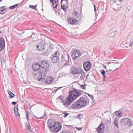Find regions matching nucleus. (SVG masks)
I'll list each match as a JSON object with an SVG mask.
<instances>
[{
  "label": "nucleus",
  "instance_id": "1",
  "mask_svg": "<svg viewBox=\"0 0 133 133\" xmlns=\"http://www.w3.org/2000/svg\"><path fill=\"white\" fill-rule=\"evenodd\" d=\"M89 98L87 97H81L76 102L72 104L71 107L72 109L81 108L85 106L87 102H89Z\"/></svg>",
  "mask_w": 133,
  "mask_h": 133
},
{
  "label": "nucleus",
  "instance_id": "2",
  "mask_svg": "<svg viewBox=\"0 0 133 133\" xmlns=\"http://www.w3.org/2000/svg\"><path fill=\"white\" fill-rule=\"evenodd\" d=\"M38 66H39V64L38 65V63H37L35 65H34L32 66V69L34 70L32 72L33 78L37 81L43 74V72L37 67Z\"/></svg>",
  "mask_w": 133,
  "mask_h": 133
},
{
  "label": "nucleus",
  "instance_id": "3",
  "mask_svg": "<svg viewBox=\"0 0 133 133\" xmlns=\"http://www.w3.org/2000/svg\"><path fill=\"white\" fill-rule=\"evenodd\" d=\"M84 92L82 90L75 89L70 91L69 94L72 97V98L75 100L76 98L82 95Z\"/></svg>",
  "mask_w": 133,
  "mask_h": 133
},
{
  "label": "nucleus",
  "instance_id": "4",
  "mask_svg": "<svg viewBox=\"0 0 133 133\" xmlns=\"http://www.w3.org/2000/svg\"><path fill=\"white\" fill-rule=\"evenodd\" d=\"M65 102L64 101H62L64 105L66 107L70 105L71 103L75 100L72 98V97L69 94L68 96L65 99Z\"/></svg>",
  "mask_w": 133,
  "mask_h": 133
},
{
  "label": "nucleus",
  "instance_id": "5",
  "mask_svg": "<svg viewBox=\"0 0 133 133\" xmlns=\"http://www.w3.org/2000/svg\"><path fill=\"white\" fill-rule=\"evenodd\" d=\"M81 55L80 50L77 49L73 50L71 53V56L75 61L79 58Z\"/></svg>",
  "mask_w": 133,
  "mask_h": 133
},
{
  "label": "nucleus",
  "instance_id": "6",
  "mask_svg": "<svg viewBox=\"0 0 133 133\" xmlns=\"http://www.w3.org/2000/svg\"><path fill=\"white\" fill-rule=\"evenodd\" d=\"M62 126L61 123L59 122H56V124L52 128L51 132L55 133L59 131L61 129Z\"/></svg>",
  "mask_w": 133,
  "mask_h": 133
},
{
  "label": "nucleus",
  "instance_id": "7",
  "mask_svg": "<svg viewBox=\"0 0 133 133\" xmlns=\"http://www.w3.org/2000/svg\"><path fill=\"white\" fill-rule=\"evenodd\" d=\"M120 123L122 125L126 124L129 127H131L132 125L131 120L128 118H124L122 119L120 121Z\"/></svg>",
  "mask_w": 133,
  "mask_h": 133
},
{
  "label": "nucleus",
  "instance_id": "8",
  "mask_svg": "<svg viewBox=\"0 0 133 133\" xmlns=\"http://www.w3.org/2000/svg\"><path fill=\"white\" fill-rule=\"evenodd\" d=\"M47 44V42L45 40L42 41L36 45L37 50L40 51L43 50L45 48L44 46Z\"/></svg>",
  "mask_w": 133,
  "mask_h": 133
},
{
  "label": "nucleus",
  "instance_id": "9",
  "mask_svg": "<svg viewBox=\"0 0 133 133\" xmlns=\"http://www.w3.org/2000/svg\"><path fill=\"white\" fill-rule=\"evenodd\" d=\"M70 71L73 75L81 73L82 69L79 67H77L76 68L72 67L70 68Z\"/></svg>",
  "mask_w": 133,
  "mask_h": 133
},
{
  "label": "nucleus",
  "instance_id": "10",
  "mask_svg": "<svg viewBox=\"0 0 133 133\" xmlns=\"http://www.w3.org/2000/svg\"><path fill=\"white\" fill-rule=\"evenodd\" d=\"M56 124L54 120L52 119H49L47 122V125L49 130L50 131L52 130V128Z\"/></svg>",
  "mask_w": 133,
  "mask_h": 133
},
{
  "label": "nucleus",
  "instance_id": "11",
  "mask_svg": "<svg viewBox=\"0 0 133 133\" xmlns=\"http://www.w3.org/2000/svg\"><path fill=\"white\" fill-rule=\"evenodd\" d=\"M41 67L43 69V72L45 71V72H46L49 70V65L45 61H43L41 64Z\"/></svg>",
  "mask_w": 133,
  "mask_h": 133
},
{
  "label": "nucleus",
  "instance_id": "12",
  "mask_svg": "<svg viewBox=\"0 0 133 133\" xmlns=\"http://www.w3.org/2000/svg\"><path fill=\"white\" fill-rule=\"evenodd\" d=\"M91 64L89 61L84 62L83 63V67L84 70L86 71H89L90 69Z\"/></svg>",
  "mask_w": 133,
  "mask_h": 133
},
{
  "label": "nucleus",
  "instance_id": "13",
  "mask_svg": "<svg viewBox=\"0 0 133 133\" xmlns=\"http://www.w3.org/2000/svg\"><path fill=\"white\" fill-rule=\"evenodd\" d=\"M50 2L54 8H56L59 3L58 0H50Z\"/></svg>",
  "mask_w": 133,
  "mask_h": 133
},
{
  "label": "nucleus",
  "instance_id": "14",
  "mask_svg": "<svg viewBox=\"0 0 133 133\" xmlns=\"http://www.w3.org/2000/svg\"><path fill=\"white\" fill-rule=\"evenodd\" d=\"M62 61L64 63H68L69 61V57L68 54L64 55L62 56Z\"/></svg>",
  "mask_w": 133,
  "mask_h": 133
},
{
  "label": "nucleus",
  "instance_id": "15",
  "mask_svg": "<svg viewBox=\"0 0 133 133\" xmlns=\"http://www.w3.org/2000/svg\"><path fill=\"white\" fill-rule=\"evenodd\" d=\"M5 46V41L4 39L2 38H0V51H1L3 49Z\"/></svg>",
  "mask_w": 133,
  "mask_h": 133
},
{
  "label": "nucleus",
  "instance_id": "16",
  "mask_svg": "<svg viewBox=\"0 0 133 133\" xmlns=\"http://www.w3.org/2000/svg\"><path fill=\"white\" fill-rule=\"evenodd\" d=\"M104 125L103 124H101L97 128V131L98 133H103L104 131Z\"/></svg>",
  "mask_w": 133,
  "mask_h": 133
},
{
  "label": "nucleus",
  "instance_id": "17",
  "mask_svg": "<svg viewBox=\"0 0 133 133\" xmlns=\"http://www.w3.org/2000/svg\"><path fill=\"white\" fill-rule=\"evenodd\" d=\"M68 22L70 24L73 25L76 23L77 20L74 18L70 17L68 19Z\"/></svg>",
  "mask_w": 133,
  "mask_h": 133
},
{
  "label": "nucleus",
  "instance_id": "18",
  "mask_svg": "<svg viewBox=\"0 0 133 133\" xmlns=\"http://www.w3.org/2000/svg\"><path fill=\"white\" fill-rule=\"evenodd\" d=\"M61 9H63L65 12H67V9L68 8V4H62V1H61Z\"/></svg>",
  "mask_w": 133,
  "mask_h": 133
},
{
  "label": "nucleus",
  "instance_id": "19",
  "mask_svg": "<svg viewBox=\"0 0 133 133\" xmlns=\"http://www.w3.org/2000/svg\"><path fill=\"white\" fill-rule=\"evenodd\" d=\"M51 58L52 62L54 63H56L58 61L59 58L57 57L52 55L51 56Z\"/></svg>",
  "mask_w": 133,
  "mask_h": 133
},
{
  "label": "nucleus",
  "instance_id": "20",
  "mask_svg": "<svg viewBox=\"0 0 133 133\" xmlns=\"http://www.w3.org/2000/svg\"><path fill=\"white\" fill-rule=\"evenodd\" d=\"M14 110L15 115L16 116H19V114L18 112V105H16L15 106Z\"/></svg>",
  "mask_w": 133,
  "mask_h": 133
},
{
  "label": "nucleus",
  "instance_id": "21",
  "mask_svg": "<svg viewBox=\"0 0 133 133\" xmlns=\"http://www.w3.org/2000/svg\"><path fill=\"white\" fill-rule=\"evenodd\" d=\"M54 79L53 78L51 77H47L46 79L45 82L49 84H50L53 82Z\"/></svg>",
  "mask_w": 133,
  "mask_h": 133
},
{
  "label": "nucleus",
  "instance_id": "22",
  "mask_svg": "<svg viewBox=\"0 0 133 133\" xmlns=\"http://www.w3.org/2000/svg\"><path fill=\"white\" fill-rule=\"evenodd\" d=\"M46 76V73H44V74L42 75V76H41L39 78L38 81H41L43 82L45 80V77Z\"/></svg>",
  "mask_w": 133,
  "mask_h": 133
},
{
  "label": "nucleus",
  "instance_id": "23",
  "mask_svg": "<svg viewBox=\"0 0 133 133\" xmlns=\"http://www.w3.org/2000/svg\"><path fill=\"white\" fill-rule=\"evenodd\" d=\"M120 110L116 111L114 113L118 117H120L122 116V112L119 111Z\"/></svg>",
  "mask_w": 133,
  "mask_h": 133
},
{
  "label": "nucleus",
  "instance_id": "24",
  "mask_svg": "<svg viewBox=\"0 0 133 133\" xmlns=\"http://www.w3.org/2000/svg\"><path fill=\"white\" fill-rule=\"evenodd\" d=\"M72 15L73 16L76 18H78L80 17L79 14H78L77 11H74L72 13Z\"/></svg>",
  "mask_w": 133,
  "mask_h": 133
},
{
  "label": "nucleus",
  "instance_id": "25",
  "mask_svg": "<svg viewBox=\"0 0 133 133\" xmlns=\"http://www.w3.org/2000/svg\"><path fill=\"white\" fill-rule=\"evenodd\" d=\"M25 127L27 131L29 130L30 132L32 131L31 128L30 127V125L29 123H26Z\"/></svg>",
  "mask_w": 133,
  "mask_h": 133
},
{
  "label": "nucleus",
  "instance_id": "26",
  "mask_svg": "<svg viewBox=\"0 0 133 133\" xmlns=\"http://www.w3.org/2000/svg\"><path fill=\"white\" fill-rule=\"evenodd\" d=\"M5 11V8L4 6H3L0 8V13L3 14Z\"/></svg>",
  "mask_w": 133,
  "mask_h": 133
},
{
  "label": "nucleus",
  "instance_id": "27",
  "mask_svg": "<svg viewBox=\"0 0 133 133\" xmlns=\"http://www.w3.org/2000/svg\"><path fill=\"white\" fill-rule=\"evenodd\" d=\"M81 73L79 74H81V75L80 77V78L81 79H83L85 77V75L84 72L83 71V69H82V71L81 72Z\"/></svg>",
  "mask_w": 133,
  "mask_h": 133
},
{
  "label": "nucleus",
  "instance_id": "28",
  "mask_svg": "<svg viewBox=\"0 0 133 133\" xmlns=\"http://www.w3.org/2000/svg\"><path fill=\"white\" fill-rule=\"evenodd\" d=\"M8 92L9 95L10 96V98H11L14 97L15 96V95L10 90L8 91Z\"/></svg>",
  "mask_w": 133,
  "mask_h": 133
},
{
  "label": "nucleus",
  "instance_id": "29",
  "mask_svg": "<svg viewBox=\"0 0 133 133\" xmlns=\"http://www.w3.org/2000/svg\"><path fill=\"white\" fill-rule=\"evenodd\" d=\"M101 73L103 77L104 80V81L105 79L106 78V76L105 75V71L103 70L101 71Z\"/></svg>",
  "mask_w": 133,
  "mask_h": 133
},
{
  "label": "nucleus",
  "instance_id": "30",
  "mask_svg": "<svg viewBox=\"0 0 133 133\" xmlns=\"http://www.w3.org/2000/svg\"><path fill=\"white\" fill-rule=\"evenodd\" d=\"M18 5V4H16L12 6L9 7V8L11 9H14L15 8L17 7Z\"/></svg>",
  "mask_w": 133,
  "mask_h": 133
},
{
  "label": "nucleus",
  "instance_id": "31",
  "mask_svg": "<svg viewBox=\"0 0 133 133\" xmlns=\"http://www.w3.org/2000/svg\"><path fill=\"white\" fill-rule=\"evenodd\" d=\"M77 117L80 120L83 118V115L81 114H78Z\"/></svg>",
  "mask_w": 133,
  "mask_h": 133
},
{
  "label": "nucleus",
  "instance_id": "32",
  "mask_svg": "<svg viewBox=\"0 0 133 133\" xmlns=\"http://www.w3.org/2000/svg\"><path fill=\"white\" fill-rule=\"evenodd\" d=\"M59 52L57 51H56L54 54V55L52 56H55L56 57H57L58 58H59Z\"/></svg>",
  "mask_w": 133,
  "mask_h": 133
},
{
  "label": "nucleus",
  "instance_id": "33",
  "mask_svg": "<svg viewBox=\"0 0 133 133\" xmlns=\"http://www.w3.org/2000/svg\"><path fill=\"white\" fill-rule=\"evenodd\" d=\"M26 113V118L28 119V121L29 122V112L27 110H25Z\"/></svg>",
  "mask_w": 133,
  "mask_h": 133
},
{
  "label": "nucleus",
  "instance_id": "34",
  "mask_svg": "<svg viewBox=\"0 0 133 133\" xmlns=\"http://www.w3.org/2000/svg\"><path fill=\"white\" fill-rule=\"evenodd\" d=\"M105 72L107 73V75L108 76H109V75H110L113 72V71L110 72L108 70H106Z\"/></svg>",
  "mask_w": 133,
  "mask_h": 133
},
{
  "label": "nucleus",
  "instance_id": "35",
  "mask_svg": "<svg viewBox=\"0 0 133 133\" xmlns=\"http://www.w3.org/2000/svg\"><path fill=\"white\" fill-rule=\"evenodd\" d=\"M37 6V5L35 6L30 5L29 6V7L33 9L34 10H36V7Z\"/></svg>",
  "mask_w": 133,
  "mask_h": 133
},
{
  "label": "nucleus",
  "instance_id": "36",
  "mask_svg": "<svg viewBox=\"0 0 133 133\" xmlns=\"http://www.w3.org/2000/svg\"><path fill=\"white\" fill-rule=\"evenodd\" d=\"M62 113L64 115V118L66 117L69 115V114L66 112H63Z\"/></svg>",
  "mask_w": 133,
  "mask_h": 133
},
{
  "label": "nucleus",
  "instance_id": "37",
  "mask_svg": "<svg viewBox=\"0 0 133 133\" xmlns=\"http://www.w3.org/2000/svg\"><path fill=\"white\" fill-rule=\"evenodd\" d=\"M60 133H72L70 131H62Z\"/></svg>",
  "mask_w": 133,
  "mask_h": 133
},
{
  "label": "nucleus",
  "instance_id": "38",
  "mask_svg": "<svg viewBox=\"0 0 133 133\" xmlns=\"http://www.w3.org/2000/svg\"><path fill=\"white\" fill-rule=\"evenodd\" d=\"M62 1V4H68L67 0H61V1Z\"/></svg>",
  "mask_w": 133,
  "mask_h": 133
},
{
  "label": "nucleus",
  "instance_id": "39",
  "mask_svg": "<svg viewBox=\"0 0 133 133\" xmlns=\"http://www.w3.org/2000/svg\"><path fill=\"white\" fill-rule=\"evenodd\" d=\"M129 46L131 47L133 46V41H130V42L129 44Z\"/></svg>",
  "mask_w": 133,
  "mask_h": 133
},
{
  "label": "nucleus",
  "instance_id": "40",
  "mask_svg": "<svg viewBox=\"0 0 133 133\" xmlns=\"http://www.w3.org/2000/svg\"><path fill=\"white\" fill-rule=\"evenodd\" d=\"M85 93H86V92H85ZM87 94L88 95L89 97L91 98L92 99H94V97L92 95H91L88 93H87Z\"/></svg>",
  "mask_w": 133,
  "mask_h": 133
},
{
  "label": "nucleus",
  "instance_id": "41",
  "mask_svg": "<svg viewBox=\"0 0 133 133\" xmlns=\"http://www.w3.org/2000/svg\"><path fill=\"white\" fill-rule=\"evenodd\" d=\"M118 122H114V124L118 128Z\"/></svg>",
  "mask_w": 133,
  "mask_h": 133
},
{
  "label": "nucleus",
  "instance_id": "42",
  "mask_svg": "<svg viewBox=\"0 0 133 133\" xmlns=\"http://www.w3.org/2000/svg\"><path fill=\"white\" fill-rule=\"evenodd\" d=\"M80 87L82 88V89H84L85 90V87L84 85H81Z\"/></svg>",
  "mask_w": 133,
  "mask_h": 133
},
{
  "label": "nucleus",
  "instance_id": "43",
  "mask_svg": "<svg viewBox=\"0 0 133 133\" xmlns=\"http://www.w3.org/2000/svg\"><path fill=\"white\" fill-rule=\"evenodd\" d=\"M36 36H37V35L33 33V34L31 35V38H32L33 39H34V38L33 37H36Z\"/></svg>",
  "mask_w": 133,
  "mask_h": 133
},
{
  "label": "nucleus",
  "instance_id": "44",
  "mask_svg": "<svg viewBox=\"0 0 133 133\" xmlns=\"http://www.w3.org/2000/svg\"><path fill=\"white\" fill-rule=\"evenodd\" d=\"M64 98V97L63 96H60L58 97V98L60 99L61 100H62Z\"/></svg>",
  "mask_w": 133,
  "mask_h": 133
},
{
  "label": "nucleus",
  "instance_id": "45",
  "mask_svg": "<svg viewBox=\"0 0 133 133\" xmlns=\"http://www.w3.org/2000/svg\"><path fill=\"white\" fill-rule=\"evenodd\" d=\"M65 64L63 65V66L64 67H65L67 65H68V63H65Z\"/></svg>",
  "mask_w": 133,
  "mask_h": 133
},
{
  "label": "nucleus",
  "instance_id": "46",
  "mask_svg": "<svg viewBox=\"0 0 133 133\" xmlns=\"http://www.w3.org/2000/svg\"><path fill=\"white\" fill-rule=\"evenodd\" d=\"M46 115V114H45H45H44V116L43 117H35V116H34L37 119H41L43 117H45Z\"/></svg>",
  "mask_w": 133,
  "mask_h": 133
},
{
  "label": "nucleus",
  "instance_id": "47",
  "mask_svg": "<svg viewBox=\"0 0 133 133\" xmlns=\"http://www.w3.org/2000/svg\"><path fill=\"white\" fill-rule=\"evenodd\" d=\"M118 118L116 117V118H115L114 122H118Z\"/></svg>",
  "mask_w": 133,
  "mask_h": 133
},
{
  "label": "nucleus",
  "instance_id": "48",
  "mask_svg": "<svg viewBox=\"0 0 133 133\" xmlns=\"http://www.w3.org/2000/svg\"><path fill=\"white\" fill-rule=\"evenodd\" d=\"M94 11L96 12V5L94 4Z\"/></svg>",
  "mask_w": 133,
  "mask_h": 133
},
{
  "label": "nucleus",
  "instance_id": "49",
  "mask_svg": "<svg viewBox=\"0 0 133 133\" xmlns=\"http://www.w3.org/2000/svg\"><path fill=\"white\" fill-rule=\"evenodd\" d=\"M12 104L15 105L16 103V102H13L11 103Z\"/></svg>",
  "mask_w": 133,
  "mask_h": 133
},
{
  "label": "nucleus",
  "instance_id": "50",
  "mask_svg": "<svg viewBox=\"0 0 133 133\" xmlns=\"http://www.w3.org/2000/svg\"><path fill=\"white\" fill-rule=\"evenodd\" d=\"M76 128L77 129V130H81L82 129V128H81L80 127H79L78 128Z\"/></svg>",
  "mask_w": 133,
  "mask_h": 133
},
{
  "label": "nucleus",
  "instance_id": "51",
  "mask_svg": "<svg viewBox=\"0 0 133 133\" xmlns=\"http://www.w3.org/2000/svg\"><path fill=\"white\" fill-rule=\"evenodd\" d=\"M109 63H110V64H111V63H114V64H116V63H117V64H119V62H118H118H116V63H114V62H109Z\"/></svg>",
  "mask_w": 133,
  "mask_h": 133
},
{
  "label": "nucleus",
  "instance_id": "52",
  "mask_svg": "<svg viewBox=\"0 0 133 133\" xmlns=\"http://www.w3.org/2000/svg\"><path fill=\"white\" fill-rule=\"evenodd\" d=\"M104 68V69H107V68H106V66L105 65H103Z\"/></svg>",
  "mask_w": 133,
  "mask_h": 133
},
{
  "label": "nucleus",
  "instance_id": "53",
  "mask_svg": "<svg viewBox=\"0 0 133 133\" xmlns=\"http://www.w3.org/2000/svg\"><path fill=\"white\" fill-rule=\"evenodd\" d=\"M63 87H59V88H58L57 89V90H59V89H61V88H62Z\"/></svg>",
  "mask_w": 133,
  "mask_h": 133
},
{
  "label": "nucleus",
  "instance_id": "54",
  "mask_svg": "<svg viewBox=\"0 0 133 133\" xmlns=\"http://www.w3.org/2000/svg\"><path fill=\"white\" fill-rule=\"evenodd\" d=\"M57 91V89H56L55 90H54V91H53V92H55V93H56Z\"/></svg>",
  "mask_w": 133,
  "mask_h": 133
},
{
  "label": "nucleus",
  "instance_id": "55",
  "mask_svg": "<svg viewBox=\"0 0 133 133\" xmlns=\"http://www.w3.org/2000/svg\"><path fill=\"white\" fill-rule=\"evenodd\" d=\"M2 31L1 29H0V34H2Z\"/></svg>",
  "mask_w": 133,
  "mask_h": 133
},
{
  "label": "nucleus",
  "instance_id": "56",
  "mask_svg": "<svg viewBox=\"0 0 133 133\" xmlns=\"http://www.w3.org/2000/svg\"><path fill=\"white\" fill-rule=\"evenodd\" d=\"M105 64H110L109 62H107L105 63Z\"/></svg>",
  "mask_w": 133,
  "mask_h": 133
},
{
  "label": "nucleus",
  "instance_id": "57",
  "mask_svg": "<svg viewBox=\"0 0 133 133\" xmlns=\"http://www.w3.org/2000/svg\"><path fill=\"white\" fill-rule=\"evenodd\" d=\"M118 69V68H116V69H115V70H113V72H114L116 70H117V69Z\"/></svg>",
  "mask_w": 133,
  "mask_h": 133
},
{
  "label": "nucleus",
  "instance_id": "58",
  "mask_svg": "<svg viewBox=\"0 0 133 133\" xmlns=\"http://www.w3.org/2000/svg\"><path fill=\"white\" fill-rule=\"evenodd\" d=\"M112 35H113V36H114L115 35V33L114 32L113 33H112Z\"/></svg>",
  "mask_w": 133,
  "mask_h": 133
},
{
  "label": "nucleus",
  "instance_id": "59",
  "mask_svg": "<svg viewBox=\"0 0 133 133\" xmlns=\"http://www.w3.org/2000/svg\"><path fill=\"white\" fill-rule=\"evenodd\" d=\"M118 0L119 2H121L122 1V0Z\"/></svg>",
  "mask_w": 133,
  "mask_h": 133
},
{
  "label": "nucleus",
  "instance_id": "60",
  "mask_svg": "<svg viewBox=\"0 0 133 133\" xmlns=\"http://www.w3.org/2000/svg\"><path fill=\"white\" fill-rule=\"evenodd\" d=\"M115 32H117V31H115Z\"/></svg>",
  "mask_w": 133,
  "mask_h": 133
},
{
  "label": "nucleus",
  "instance_id": "61",
  "mask_svg": "<svg viewBox=\"0 0 133 133\" xmlns=\"http://www.w3.org/2000/svg\"><path fill=\"white\" fill-rule=\"evenodd\" d=\"M111 70L110 69H109V71H111Z\"/></svg>",
  "mask_w": 133,
  "mask_h": 133
},
{
  "label": "nucleus",
  "instance_id": "62",
  "mask_svg": "<svg viewBox=\"0 0 133 133\" xmlns=\"http://www.w3.org/2000/svg\"><path fill=\"white\" fill-rule=\"evenodd\" d=\"M2 0H0V2H1Z\"/></svg>",
  "mask_w": 133,
  "mask_h": 133
},
{
  "label": "nucleus",
  "instance_id": "63",
  "mask_svg": "<svg viewBox=\"0 0 133 133\" xmlns=\"http://www.w3.org/2000/svg\"><path fill=\"white\" fill-rule=\"evenodd\" d=\"M114 1H116V0H114Z\"/></svg>",
  "mask_w": 133,
  "mask_h": 133
},
{
  "label": "nucleus",
  "instance_id": "64",
  "mask_svg": "<svg viewBox=\"0 0 133 133\" xmlns=\"http://www.w3.org/2000/svg\"><path fill=\"white\" fill-rule=\"evenodd\" d=\"M55 12H56V11L55 10Z\"/></svg>",
  "mask_w": 133,
  "mask_h": 133
}]
</instances>
